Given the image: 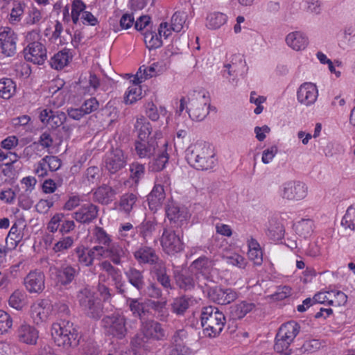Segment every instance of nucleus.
Instances as JSON below:
<instances>
[{
  "label": "nucleus",
  "instance_id": "nucleus-1",
  "mask_svg": "<svg viewBox=\"0 0 355 355\" xmlns=\"http://www.w3.org/2000/svg\"><path fill=\"white\" fill-rule=\"evenodd\" d=\"M186 159L197 170L207 171L216 166V159L211 146L204 141H197L186 150Z\"/></svg>",
  "mask_w": 355,
  "mask_h": 355
},
{
  "label": "nucleus",
  "instance_id": "nucleus-2",
  "mask_svg": "<svg viewBox=\"0 0 355 355\" xmlns=\"http://www.w3.org/2000/svg\"><path fill=\"white\" fill-rule=\"evenodd\" d=\"M200 320L205 335L210 338L218 336L223 331L226 322L224 313L218 307L214 306L202 307Z\"/></svg>",
  "mask_w": 355,
  "mask_h": 355
},
{
  "label": "nucleus",
  "instance_id": "nucleus-3",
  "mask_svg": "<svg viewBox=\"0 0 355 355\" xmlns=\"http://www.w3.org/2000/svg\"><path fill=\"white\" fill-rule=\"evenodd\" d=\"M51 336L58 346L65 349L76 347L79 343L78 331L73 327V323L69 321H62L60 323L53 324Z\"/></svg>",
  "mask_w": 355,
  "mask_h": 355
},
{
  "label": "nucleus",
  "instance_id": "nucleus-4",
  "mask_svg": "<svg viewBox=\"0 0 355 355\" xmlns=\"http://www.w3.org/2000/svg\"><path fill=\"white\" fill-rule=\"evenodd\" d=\"M187 113L192 120L202 121L209 114L210 98L204 91H193L188 94Z\"/></svg>",
  "mask_w": 355,
  "mask_h": 355
},
{
  "label": "nucleus",
  "instance_id": "nucleus-5",
  "mask_svg": "<svg viewBox=\"0 0 355 355\" xmlns=\"http://www.w3.org/2000/svg\"><path fill=\"white\" fill-rule=\"evenodd\" d=\"M168 146V141L161 132H156L148 139L137 140L135 144L137 155L140 159H150L164 147Z\"/></svg>",
  "mask_w": 355,
  "mask_h": 355
},
{
  "label": "nucleus",
  "instance_id": "nucleus-6",
  "mask_svg": "<svg viewBox=\"0 0 355 355\" xmlns=\"http://www.w3.org/2000/svg\"><path fill=\"white\" fill-rule=\"evenodd\" d=\"M79 304L84 313L94 319L101 318L103 313V306L100 300L87 288L81 289L77 295Z\"/></svg>",
  "mask_w": 355,
  "mask_h": 355
},
{
  "label": "nucleus",
  "instance_id": "nucleus-7",
  "mask_svg": "<svg viewBox=\"0 0 355 355\" xmlns=\"http://www.w3.org/2000/svg\"><path fill=\"white\" fill-rule=\"evenodd\" d=\"M102 326L108 335L118 339L123 338L127 334L126 318L121 314H112L105 317L102 321Z\"/></svg>",
  "mask_w": 355,
  "mask_h": 355
},
{
  "label": "nucleus",
  "instance_id": "nucleus-8",
  "mask_svg": "<svg viewBox=\"0 0 355 355\" xmlns=\"http://www.w3.org/2000/svg\"><path fill=\"white\" fill-rule=\"evenodd\" d=\"M51 276L55 279L56 284L60 286L70 284L78 275L80 268L70 264H63L60 267L52 266L49 268Z\"/></svg>",
  "mask_w": 355,
  "mask_h": 355
},
{
  "label": "nucleus",
  "instance_id": "nucleus-9",
  "mask_svg": "<svg viewBox=\"0 0 355 355\" xmlns=\"http://www.w3.org/2000/svg\"><path fill=\"white\" fill-rule=\"evenodd\" d=\"M160 243L164 252L168 255H174L184 250V243L180 234L173 230H164Z\"/></svg>",
  "mask_w": 355,
  "mask_h": 355
},
{
  "label": "nucleus",
  "instance_id": "nucleus-10",
  "mask_svg": "<svg viewBox=\"0 0 355 355\" xmlns=\"http://www.w3.org/2000/svg\"><path fill=\"white\" fill-rule=\"evenodd\" d=\"M308 192L306 185L300 181H288L280 187V196L288 200H300L304 199Z\"/></svg>",
  "mask_w": 355,
  "mask_h": 355
},
{
  "label": "nucleus",
  "instance_id": "nucleus-11",
  "mask_svg": "<svg viewBox=\"0 0 355 355\" xmlns=\"http://www.w3.org/2000/svg\"><path fill=\"white\" fill-rule=\"evenodd\" d=\"M209 299L218 304L226 305L238 298V293L230 288L214 286L209 288L207 292Z\"/></svg>",
  "mask_w": 355,
  "mask_h": 355
},
{
  "label": "nucleus",
  "instance_id": "nucleus-12",
  "mask_svg": "<svg viewBox=\"0 0 355 355\" xmlns=\"http://www.w3.org/2000/svg\"><path fill=\"white\" fill-rule=\"evenodd\" d=\"M166 70V64L163 61L153 62L147 67L142 66L139 69V71L130 81L136 83H141L148 78H150L162 73Z\"/></svg>",
  "mask_w": 355,
  "mask_h": 355
},
{
  "label": "nucleus",
  "instance_id": "nucleus-13",
  "mask_svg": "<svg viewBox=\"0 0 355 355\" xmlns=\"http://www.w3.org/2000/svg\"><path fill=\"white\" fill-rule=\"evenodd\" d=\"M17 35L9 27L0 28V47L6 56H12L16 51Z\"/></svg>",
  "mask_w": 355,
  "mask_h": 355
},
{
  "label": "nucleus",
  "instance_id": "nucleus-14",
  "mask_svg": "<svg viewBox=\"0 0 355 355\" xmlns=\"http://www.w3.org/2000/svg\"><path fill=\"white\" fill-rule=\"evenodd\" d=\"M26 289L31 293H40L45 288L44 274L38 270L31 271L24 278Z\"/></svg>",
  "mask_w": 355,
  "mask_h": 355
},
{
  "label": "nucleus",
  "instance_id": "nucleus-15",
  "mask_svg": "<svg viewBox=\"0 0 355 355\" xmlns=\"http://www.w3.org/2000/svg\"><path fill=\"white\" fill-rule=\"evenodd\" d=\"M98 207L88 202L83 204L73 213L72 218L81 224H89L95 220L98 215Z\"/></svg>",
  "mask_w": 355,
  "mask_h": 355
},
{
  "label": "nucleus",
  "instance_id": "nucleus-16",
  "mask_svg": "<svg viewBox=\"0 0 355 355\" xmlns=\"http://www.w3.org/2000/svg\"><path fill=\"white\" fill-rule=\"evenodd\" d=\"M127 159L122 150H112L107 156L105 161V168L110 173H116L126 165Z\"/></svg>",
  "mask_w": 355,
  "mask_h": 355
},
{
  "label": "nucleus",
  "instance_id": "nucleus-17",
  "mask_svg": "<svg viewBox=\"0 0 355 355\" xmlns=\"http://www.w3.org/2000/svg\"><path fill=\"white\" fill-rule=\"evenodd\" d=\"M51 312V306L47 300H38L31 307V318L37 325L46 322Z\"/></svg>",
  "mask_w": 355,
  "mask_h": 355
},
{
  "label": "nucleus",
  "instance_id": "nucleus-18",
  "mask_svg": "<svg viewBox=\"0 0 355 355\" xmlns=\"http://www.w3.org/2000/svg\"><path fill=\"white\" fill-rule=\"evenodd\" d=\"M318 96V91L315 85L311 83H305L298 89L297 97L298 101L306 105H313Z\"/></svg>",
  "mask_w": 355,
  "mask_h": 355
},
{
  "label": "nucleus",
  "instance_id": "nucleus-19",
  "mask_svg": "<svg viewBox=\"0 0 355 355\" xmlns=\"http://www.w3.org/2000/svg\"><path fill=\"white\" fill-rule=\"evenodd\" d=\"M26 60L36 64H42L46 60V49L42 43L26 46L24 49Z\"/></svg>",
  "mask_w": 355,
  "mask_h": 355
},
{
  "label": "nucleus",
  "instance_id": "nucleus-20",
  "mask_svg": "<svg viewBox=\"0 0 355 355\" xmlns=\"http://www.w3.org/2000/svg\"><path fill=\"white\" fill-rule=\"evenodd\" d=\"M105 258H109L113 263L120 265L129 254L128 250L119 243H112L107 247H103Z\"/></svg>",
  "mask_w": 355,
  "mask_h": 355
},
{
  "label": "nucleus",
  "instance_id": "nucleus-21",
  "mask_svg": "<svg viewBox=\"0 0 355 355\" xmlns=\"http://www.w3.org/2000/svg\"><path fill=\"white\" fill-rule=\"evenodd\" d=\"M126 304L132 315L140 320L148 316V300H142L137 298L126 297Z\"/></svg>",
  "mask_w": 355,
  "mask_h": 355
},
{
  "label": "nucleus",
  "instance_id": "nucleus-22",
  "mask_svg": "<svg viewBox=\"0 0 355 355\" xmlns=\"http://www.w3.org/2000/svg\"><path fill=\"white\" fill-rule=\"evenodd\" d=\"M157 229V221L155 218H145L138 226L136 227L137 232L147 243L156 233Z\"/></svg>",
  "mask_w": 355,
  "mask_h": 355
},
{
  "label": "nucleus",
  "instance_id": "nucleus-23",
  "mask_svg": "<svg viewBox=\"0 0 355 355\" xmlns=\"http://www.w3.org/2000/svg\"><path fill=\"white\" fill-rule=\"evenodd\" d=\"M188 334L184 329L175 331L173 336V343L175 348L172 350L171 355H189V349L186 347Z\"/></svg>",
  "mask_w": 355,
  "mask_h": 355
},
{
  "label": "nucleus",
  "instance_id": "nucleus-24",
  "mask_svg": "<svg viewBox=\"0 0 355 355\" xmlns=\"http://www.w3.org/2000/svg\"><path fill=\"white\" fill-rule=\"evenodd\" d=\"M286 44L295 51H302L306 49L309 44L307 36L300 31L288 33L286 37Z\"/></svg>",
  "mask_w": 355,
  "mask_h": 355
},
{
  "label": "nucleus",
  "instance_id": "nucleus-25",
  "mask_svg": "<svg viewBox=\"0 0 355 355\" xmlns=\"http://www.w3.org/2000/svg\"><path fill=\"white\" fill-rule=\"evenodd\" d=\"M166 215L171 222L181 226L187 220L189 215L184 209H180L173 203L168 204L166 207Z\"/></svg>",
  "mask_w": 355,
  "mask_h": 355
},
{
  "label": "nucleus",
  "instance_id": "nucleus-26",
  "mask_svg": "<svg viewBox=\"0 0 355 355\" xmlns=\"http://www.w3.org/2000/svg\"><path fill=\"white\" fill-rule=\"evenodd\" d=\"M165 199L164 186L156 184L152 191L148 196V206L150 210L156 211L160 207Z\"/></svg>",
  "mask_w": 355,
  "mask_h": 355
},
{
  "label": "nucleus",
  "instance_id": "nucleus-27",
  "mask_svg": "<svg viewBox=\"0 0 355 355\" xmlns=\"http://www.w3.org/2000/svg\"><path fill=\"white\" fill-rule=\"evenodd\" d=\"M134 257L140 264H153L157 258L155 249L149 246H141L135 252Z\"/></svg>",
  "mask_w": 355,
  "mask_h": 355
},
{
  "label": "nucleus",
  "instance_id": "nucleus-28",
  "mask_svg": "<svg viewBox=\"0 0 355 355\" xmlns=\"http://www.w3.org/2000/svg\"><path fill=\"white\" fill-rule=\"evenodd\" d=\"M175 279L178 286L184 291L193 289L196 282L192 272L187 269H184L180 272H175Z\"/></svg>",
  "mask_w": 355,
  "mask_h": 355
},
{
  "label": "nucleus",
  "instance_id": "nucleus-29",
  "mask_svg": "<svg viewBox=\"0 0 355 355\" xmlns=\"http://www.w3.org/2000/svg\"><path fill=\"white\" fill-rule=\"evenodd\" d=\"M213 266V261L205 256L199 257L191 265V268L195 270L196 273L201 274L205 279L208 278Z\"/></svg>",
  "mask_w": 355,
  "mask_h": 355
},
{
  "label": "nucleus",
  "instance_id": "nucleus-30",
  "mask_svg": "<svg viewBox=\"0 0 355 355\" xmlns=\"http://www.w3.org/2000/svg\"><path fill=\"white\" fill-rule=\"evenodd\" d=\"M116 191L111 187L103 185L99 187L94 193V200L103 204L107 205L112 202L116 195Z\"/></svg>",
  "mask_w": 355,
  "mask_h": 355
},
{
  "label": "nucleus",
  "instance_id": "nucleus-31",
  "mask_svg": "<svg viewBox=\"0 0 355 355\" xmlns=\"http://www.w3.org/2000/svg\"><path fill=\"white\" fill-rule=\"evenodd\" d=\"M143 331L146 337L155 340H162L166 336L162 324L156 321L146 322Z\"/></svg>",
  "mask_w": 355,
  "mask_h": 355
},
{
  "label": "nucleus",
  "instance_id": "nucleus-32",
  "mask_svg": "<svg viewBox=\"0 0 355 355\" xmlns=\"http://www.w3.org/2000/svg\"><path fill=\"white\" fill-rule=\"evenodd\" d=\"M255 308V304L248 301H242L230 307V317L233 320L243 318Z\"/></svg>",
  "mask_w": 355,
  "mask_h": 355
},
{
  "label": "nucleus",
  "instance_id": "nucleus-33",
  "mask_svg": "<svg viewBox=\"0 0 355 355\" xmlns=\"http://www.w3.org/2000/svg\"><path fill=\"white\" fill-rule=\"evenodd\" d=\"M155 156L156 157L149 163V169L151 171L159 172L162 171L168 163L169 156L167 147L161 148Z\"/></svg>",
  "mask_w": 355,
  "mask_h": 355
},
{
  "label": "nucleus",
  "instance_id": "nucleus-34",
  "mask_svg": "<svg viewBox=\"0 0 355 355\" xmlns=\"http://www.w3.org/2000/svg\"><path fill=\"white\" fill-rule=\"evenodd\" d=\"M19 340L26 344L33 345L36 343L38 338L37 331L33 327L24 324L18 330Z\"/></svg>",
  "mask_w": 355,
  "mask_h": 355
},
{
  "label": "nucleus",
  "instance_id": "nucleus-35",
  "mask_svg": "<svg viewBox=\"0 0 355 355\" xmlns=\"http://www.w3.org/2000/svg\"><path fill=\"white\" fill-rule=\"evenodd\" d=\"M300 327L294 321H290L283 324L277 333V336L293 342L299 333Z\"/></svg>",
  "mask_w": 355,
  "mask_h": 355
},
{
  "label": "nucleus",
  "instance_id": "nucleus-36",
  "mask_svg": "<svg viewBox=\"0 0 355 355\" xmlns=\"http://www.w3.org/2000/svg\"><path fill=\"white\" fill-rule=\"evenodd\" d=\"M135 129L137 132L138 140L148 139L151 133L152 128L150 123L144 116L137 117L135 124Z\"/></svg>",
  "mask_w": 355,
  "mask_h": 355
},
{
  "label": "nucleus",
  "instance_id": "nucleus-37",
  "mask_svg": "<svg viewBox=\"0 0 355 355\" xmlns=\"http://www.w3.org/2000/svg\"><path fill=\"white\" fill-rule=\"evenodd\" d=\"M148 311L152 309L157 314V318L160 320H166L168 316V311L166 308L167 302L166 300L155 301L148 300Z\"/></svg>",
  "mask_w": 355,
  "mask_h": 355
},
{
  "label": "nucleus",
  "instance_id": "nucleus-38",
  "mask_svg": "<svg viewBox=\"0 0 355 355\" xmlns=\"http://www.w3.org/2000/svg\"><path fill=\"white\" fill-rule=\"evenodd\" d=\"M192 302V299L185 295L176 297L171 304V311L178 315H182Z\"/></svg>",
  "mask_w": 355,
  "mask_h": 355
},
{
  "label": "nucleus",
  "instance_id": "nucleus-39",
  "mask_svg": "<svg viewBox=\"0 0 355 355\" xmlns=\"http://www.w3.org/2000/svg\"><path fill=\"white\" fill-rule=\"evenodd\" d=\"M248 255L254 264L261 265L263 261V254L259 243L254 239H251L248 243Z\"/></svg>",
  "mask_w": 355,
  "mask_h": 355
},
{
  "label": "nucleus",
  "instance_id": "nucleus-40",
  "mask_svg": "<svg viewBox=\"0 0 355 355\" xmlns=\"http://www.w3.org/2000/svg\"><path fill=\"white\" fill-rule=\"evenodd\" d=\"M71 56L67 50H62L55 53L50 60L51 67L55 69L60 70L68 64Z\"/></svg>",
  "mask_w": 355,
  "mask_h": 355
},
{
  "label": "nucleus",
  "instance_id": "nucleus-41",
  "mask_svg": "<svg viewBox=\"0 0 355 355\" xmlns=\"http://www.w3.org/2000/svg\"><path fill=\"white\" fill-rule=\"evenodd\" d=\"M23 234L19 230L16 223H15L10 228L9 233L6 239V243L8 249L12 250L15 249L19 242L22 240Z\"/></svg>",
  "mask_w": 355,
  "mask_h": 355
},
{
  "label": "nucleus",
  "instance_id": "nucleus-42",
  "mask_svg": "<svg viewBox=\"0 0 355 355\" xmlns=\"http://www.w3.org/2000/svg\"><path fill=\"white\" fill-rule=\"evenodd\" d=\"M128 282L137 290H141L144 286L143 272L136 268H130L125 272Z\"/></svg>",
  "mask_w": 355,
  "mask_h": 355
},
{
  "label": "nucleus",
  "instance_id": "nucleus-43",
  "mask_svg": "<svg viewBox=\"0 0 355 355\" xmlns=\"http://www.w3.org/2000/svg\"><path fill=\"white\" fill-rule=\"evenodd\" d=\"M16 84L10 78L0 80V96L4 99H9L15 93Z\"/></svg>",
  "mask_w": 355,
  "mask_h": 355
},
{
  "label": "nucleus",
  "instance_id": "nucleus-44",
  "mask_svg": "<svg viewBox=\"0 0 355 355\" xmlns=\"http://www.w3.org/2000/svg\"><path fill=\"white\" fill-rule=\"evenodd\" d=\"M227 21V16L222 12L210 13L207 17L206 26L209 29H217Z\"/></svg>",
  "mask_w": 355,
  "mask_h": 355
},
{
  "label": "nucleus",
  "instance_id": "nucleus-45",
  "mask_svg": "<svg viewBox=\"0 0 355 355\" xmlns=\"http://www.w3.org/2000/svg\"><path fill=\"white\" fill-rule=\"evenodd\" d=\"M137 200V196L134 193L123 194L119 201V209L125 214H130Z\"/></svg>",
  "mask_w": 355,
  "mask_h": 355
},
{
  "label": "nucleus",
  "instance_id": "nucleus-46",
  "mask_svg": "<svg viewBox=\"0 0 355 355\" xmlns=\"http://www.w3.org/2000/svg\"><path fill=\"white\" fill-rule=\"evenodd\" d=\"M94 239L98 245L107 247L112 243V237L106 231L101 227H96L93 232Z\"/></svg>",
  "mask_w": 355,
  "mask_h": 355
},
{
  "label": "nucleus",
  "instance_id": "nucleus-47",
  "mask_svg": "<svg viewBox=\"0 0 355 355\" xmlns=\"http://www.w3.org/2000/svg\"><path fill=\"white\" fill-rule=\"evenodd\" d=\"M187 19V13L184 11H176L171 17V29L180 32L183 28Z\"/></svg>",
  "mask_w": 355,
  "mask_h": 355
},
{
  "label": "nucleus",
  "instance_id": "nucleus-48",
  "mask_svg": "<svg viewBox=\"0 0 355 355\" xmlns=\"http://www.w3.org/2000/svg\"><path fill=\"white\" fill-rule=\"evenodd\" d=\"M85 4L81 0H73L71 4V17L74 24L80 22V17L85 12Z\"/></svg>",
  "mask_w": 355,
  "mask_h": 355
},
{
  "label": "nucleus",
  "instance_id": "nucleus-49",
  "mask_svg": "<svg viewBox=\"0 0 355 355\" xmlns=\"http://www.w3.org/2000/svg\"><path fill=\"white\" fill-rule=\"evenodd\" d=\"M133 85L128 87L127 92L125 96V103L132 104L137 100L141 98V88L139 85L140 83H136L132 82Z\"/></svg>",
  "mask_w": 355,
  "mask_h": 355
},
{
  "label": "nucleus",
  "instance_id": "nucleus-50",
  "mask_svg": "<svg viewBox=\"0 0 355 355\" xmlns=\"http://www.w3.org/2000/svg\"><path fill=\"white\" fill-rule=\"evenodd\" d=\"M313 222L309 219H303L297 223L295 230L297 233L303 237H307L313 231Z\"/></svg>",
  "mask_w": 355,
  "mask_h": 355
},
{
  "label": "nucleus",
  "instance_id": "nucleus-51",
  "mask_svg": "<svg viewBox=\"0 0 355 355\" xmlns=\"http://www.w3.org/2000/svg\"><path fill=\"white\" fill-rule=\"evenodd\" d=\"M292 342L288 340L276 336V341L274 345V349L276 352L282 355H290L291 349L289 348Z\"/></svg>",
  "mask_w": 355,
  "mask_h": 355
},
{
  "label": "nucleus",
  "instance_id": "nucleus-52",
  "mask_svg": "<svg viewBox=\"0 0 355 355\" xmlns=\"http://www.w3.org/2000/svg\"><path fill=\"white\" fill-rule=\"evenodd\" d=\"M144 42L146 46L151 49H157L162 45L161 37L155 32H147L144 35Z\"/></svg>",
  "mask_w": 355,
  "mask_h": 355
},
{
  "label": "nucleus",
  "instance_id": "nucleus-53",
  "mask_svg": "<svg viewBox=\"0 0 355 355\" xmlns=\"http://www.w3.org/2000/svg\"><path fill=\"white\" fill-rule=\"evenodd\" d=\"M19 157L15 152H4L0 148V166L5 165L8 168L11 167L15 163Z\"/></svg>",
  "mask_w": 355,
  "mask_h": 355
},
{
  "label": "nucleus",
  "instance_id": "nucleus-54",
  "mask_svg": "<svg viewBox=\"0 0 355 355\" xmlns=\"http://www.w3.org/2000/svg\"><path fill=\"white\" fill-rule=\"evenodd\" d=\"M341 225L345 228H349L351 230H354L355 229V207H349L347 209V211L343 216Z\"/></svg>",
  "mask_w": 355,
  "mask_h": 355
},
{
  "label": "nucleus",
  "instance_id": "nucleus-55",
  "mask_svg": "<svg viewBox=\"0 0 355 355\" xmlns=\"http://www.w3.org/2000/svg\"><path fill=\"white\" fill-rule=\"evenodd\" d=\"M24 293L17 290L10 295L8 300L9 305L15 309H21L24 305Z\"/></svg>",
  "mask_w": 355,
  "mask_h": 355
},
{
  "label": "nucleus",
  "instance_id": "nucleus-56",
  "mask_svg": "<svg viewBox=\"0 0 355 355\" xmlns=\"http://www.w3.org/2000/svg\"><path fill=\"white\" fill-rule=\"evenodd\" d=\"M130 178L137 183L144 175V166L139 162H133L130 164Z\"/></svg>",
  "mask_w": 355,
  "mask_h": 355
},
{
  "label": "nucleus",
  "instance_id": "nucleus-57",
  "mask_svg": "<svg viewBox=\"0 0 355 355\" xmlns=\"http://www.w3.org/2000/svg\"><path fill=\"white\" fill-rule=\"evenodd\" d=\"M58 198L59 196L56 194L49 199H41L35 205L37 211L41 214L46 213Z\"/></svg>",
  "mask_w": 355,
  "mask_h": 355
},
{
  "label": "nucleus",
  "instance_id": "nucleus-58",
  "mask_svg": "<svg viewBox=\"0 0 355 355\" xmlns=\"http://www.w3.org/2000/svg\"><path fill=\"white\" fill-rule=\"evenodd\" d=\"M100 178V170L96 166L89 167L84 175V182L86 184H94Z\"/></svg>",
  "mask_w": 355,
  "mask_h": 355
},
{
  "label": "nucleus",
  "instance_id": "nucleus-59",
  "mask_svg": "<svg viewBox=\"0 0 355 355\" xmlns=\"http://www.w3.org/2000/svg\"><path fill=\"white\" fill-rule=\"evenodd\" d=\"M65 120L66 114L63 112L52 110L48 125L52 128H56L62 125Z\"/></svg>",
  "mask_w": 355,
  "mask_h": 355
},
{
  "label": "nucleus",
  "instance_id": "nucleus-60",
  "mask_svg": "<svg viewBox=\"0 0 355 355\" xmlns=\"http://www.w3.org/2000/svg\"><path fill=\"white\" fill-rule=\"evenodd\" d=\"M75 251L77 255L78 263L86 267H89L93 265L92 259L89 258L87 253V248L78 247L76 248Z\"/></svg>",
  "mask_w": 355,
  "mask_h": 355
},
{
  "label": "nucleus",
  "instance_id": "nucleus-61",
  "mask_svg": "<svg viewBox=\"0 0 355 355\" xmlns=\"http://www.w3.org/2000/svg\"><path fill=\"white\" fill-rule=\"evenodd\" d=\"M267 235L273 241H278L284 236V230L282 225L275 223L270 224L268 227Z\"/></svg>",
  "mask_w": 355,
  "mask_h": 355
},
{
  "label": "nucleus",
  "instance_id": "nucleus-62",
  "mask_svg": "<svg viewBox=\"0 0 355 355\" xmlns=\"http://www.w3.org/2000/svg\"><path fill=\"white\" fill-rule=\"evenodd\" d=\"M42 18V16L40 10L33 7L28 10L25 22L28 25L38 24L41 21Z\"/></svg>",
  "mask_w": 355,
  "mask_h": 355
},
{
  "label": "nucleus",
  "instance_id": "nucleus-63",
  "mask_svg": "<svg viewBox=\"0 0 355 355\" xmlns=\"http://www.w3.org/2000/svg\"><path fill=\"white\" fill-rule=\"evenodd\" d=\"M73 244V239L71 236H66L58 241L53 246V250L55 252H61L69 249Z\"/></svg>",
  "mask_w": 355,
  "mask_h": 355
},
{
  "label": "nucleus",
  "instance_id": "nucleus-64",
  "mask_svg": "<svg viewBox=\"0 0 355 355\" xmlns=\"http://www.w3.org/2000/svg\"><path fill=\"white\" fill-rule=\"evenodd\" d=\"M40 37L41 35L39 30L35 29L28 31L24 33V44H26V46H29L36 43H40L39 42Z\"/></svg>",
  "mask_w": 355,
  "mask_h": 355
}]
</instances>
